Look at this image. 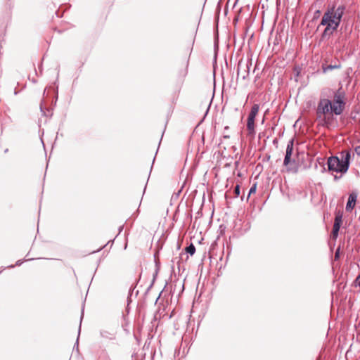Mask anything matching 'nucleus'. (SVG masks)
I'll return each mask as SVG.
<instances>
[{
    "mask_svg": "<svg viewBox=\"0 0 360 360\" xmlns=\"http://www.w3.org/2000/svg\"><path fill=\"white\" fill-rule=\"evenodd\" d=\"M345 94L341 88L335 92L332 101L327 98L320 99L316 108L317 118L321 120L323 124L328 125L333 114H342L345 109Z\"/></svg>",
    "mask_w": 360,
    "mask_h": 360,
    "instance_id": "obj_1",
    "label": "nucleus"
},
{
    "mask_svg": "<svg viewBox=\"0 0 360 360\" xmlns=\"http://www.w3.org/2000/svg\"><path fill=\"white\" fill-rule=\"evenodd\" d=\"M345 6L343 5L336 7H328L323 13L320 25L325 26L322 33V39L329 38L338 28L344 15Z\"/></svg>",
    "mask_w": 360,
    "mask_h": 360,
    "instance_id": "obj_2",
    "label": "nucleus"
},
{
    "mask_svg": "<svg viewBox=\"0 0 360 360\" xmlns=\"http://www.w3.org/2000/svg\"><path fill=\"white\" fill-rule=\"evenodd\" d=\"M351 153L345 150L340 153L339 156H330L327 159V170L332 174L334 173L345 174L349 169Z\"/></svg>",
    "mask_w": 360,
    "mask_h": 360,
    "instance_id": "obj_3",
    "label": "nucleus"
},
{
    "mask_svg": "<svg viewBox=\"0 0 360 360\" xmlns=\"http://www.w3.org/2000/svg\"><path fill=\"white\" fill-rule=\"evenodd\" d=\"M342 221V215L340 213H338L335 215L334 224L332 231V238L335 240L338 238V232Z\"/></svg>",
    "mask_w": 360,
    "mask_h": 360,
    "instance_id": "obj_4",
    "label": "nucleus"
},
{
    "mask_svg": "<svg viewBox=\"0 0 360 360\" xmlns=\"http://www.w3.org/2000/svg\"><path fill=\"white\" fill-rule=\"evenodd\" d=\"M293 144H294L293 139H290L288 143V145L286 147L285 155V158L283 160V165L285 166L288 165L290 162L291 156H292V151H293Z\"/></svg>",
    "mask_w": 360,
    "mask_h": 360,
    "instance_id": "obj_5",
    "label": "nucleus"
},
{
    "mask_svg": "<svg viewBox=\"0 0 360 360\" xmlns=\"http://www.w3.org/2000/svg\"><path fill=\"white\" fill-rule=\"evenodd\" d=\"M357 200V193L356 192H352L349 195L348 201L346 205V211L351 212L355 207Z\"/></svg>",
    "mask_w": 360,
    "mask_h": 360,
    "instance_id": "obj_6",
    "label": "nucleus"
},
{
    "mask_svg": "<svg viewBox=\"0 0 360 360\" xmlns=\"http://www.w3.org/2000/svg\"><path fill=\"white\" fill-rule=\"evenodd\" d=\"M259 106L258 104H254L250 110V112L248 115V119L255 120V117L259 112Z\"/></svg>",
    "mask_w": 360,
    "mask_h": 360,
    "instance_id": "obj_7",
    "label": "nucleus"
},
{
    "mask_svg": "<svg viewBox=\"0 0 360 360\" xmlns=\"http://www.w3.org/2000/svg\"><path fill=\"white\" fill-rule=\"evenodd\" d=\"M247 129L250 135H255V120H247Z\"/></svg>",
    "mask_w": 360,
    "mask_h": 360,
    "instance_id": "obj_8",
    "label": "nucleus"
},
{
    "mask_svg": "<svg viewBox=\"0 0 360 360\" xmlns=\"http://www.w3.org/2000/svg\"><path fill=\"white\" fill-rule=\"evenodd\" d=\"M186 251L187 253L190 254L191 255H194L195 252V248L193 243L190 244L186 248Z\"/></svg>",
    "mask_w": 360,
    "mask_h": 360,
    "instance_id": "obj_9",
    "label": "nucleus"
},
{
    "mask_svg": "<svg viewBox=\"0 0 360 360\" xmlns=\"http://www.w3.org/2000/svg\"><path fill=\"white\" fill-rule=\"evenodd\" d=\"M256 189H257V185H256V184H255L250 188L248 197H250L251 194L255 193L256 192Z\"/></svg>",
    "mask_w": 360,
    "mask_h": 360,
    "instance_id": "obj_10",
    "label": "nucleus"
},
{
    "mask_svg": "<svg viewBox=\"0 0 360 360\" xmlns=\"http://www.w3.org/2000/svg\"><path fill=\"white\" fill-rule=\"evenodd\" d=\"M340 66L339 65H328L326 68H323V72H326V71L329 70H333L334 68H339Z\"/></svg>",
    "mask_w": 360,
    "mask_h": 360,
    "instance_id": "obj_11",
    "label": "nucleus"
},
{
    "mask_svg": "<svg viewBox=\"0 0 360 360\" xmlns=\"http://www.w3.org/2000/svg\"><path fill=\"white\" fill-rule=\"evenodd\" d=\"M234 193L236 197H238L240 195V186L236 185L234 189Z\"/></svg>",
    "mask_w": 360,
    "mask_h": 360,
    "instance_id": "obj_12",
    "label": "nucleus"
},
{
    "mask_svg": "<svg viewBox=\"0 0 360 360\" xmlns=\"http://www.w3.org/2000/svg\"><path fill=\"white\" fill-rule=\"evenodd\" d=\"M354 151L357 155L360 156V146H356L354 149Z\"/></svg>",
    "mask_w": 360,
    "mask_h": 360,
    "instance_id": "obj_13",
    "label": "nucleus"
},
{
    "mask_svg": "<svg viewBox=\"0 0 360 360\" xmlns=\"http://www.w3.org/2000/svg\"><path fill=\"white\" fill-rule=\"evenodd\" d=\"M355 283H356L357 285H360V274H359V275L357 276V278H356V280H355Z\"/></svg>",
    "mask_w": 360,
    "mask_h": 360,
    "instance_id": "obj_14",
    "label": "nucleus"
},
{
    "mask_svg": "<svg viewBox=\"0 0 360 360\" xmlns=\"http://www.w3.org/2000/svg\"><path fill=\"white\" fill-rule=\"evenodd\" d=\"M240 64L239 63L238 67V75H240Z\"/></svg>",
    "mask_w": 360,
    "mask_h": 360,
    "instance_id": "obj_15",
    "label": "nucleus"
},
{
    "mask_svg": "<svg viewBox=\"0 0 360 360\" xmlns=\"http://www.w3.org/2000/svg\"><path fill=\"white\" fill-rule=\"evenodd\" d=\"M339 257V252H338V250L335 252V259L338 258Z\"/></svg>",
    "mask_w": 360,
    "mask_h": 360,
    "instance_id": "obj_16",
    "label": "nucleus"
},
{
    "mask_svg": "<svg viewBox=\"0 0 360 360\" xmlns=\"http://www.w3.org/2000/svg\"><path fill=\"white\" fill-rule=\"evenodd\" d=\"M248 75V73L243 75V76H242L243 78L245 79Z\"/></svg>",
    "mask_w": 360,
    "mask_h": 360,
    "instance_id": "obj_17",
    "label": "nucleus"
},
{
    "mask_svg": "<svg viewBox=\"0 0 360 360\" xmlns=\"http://www.w3.org/2000/svg\"><path fill=\"white\" fill-rule=\"evenodd\" d=\"M338 179H339V177H338L337 176H335V180H337Z\"/></svg>",
    "mask_w": 360,
    "mask_h": 360,
    "instance_id": "obj_18",
    "label": "nucleus"
}]
</instances>
